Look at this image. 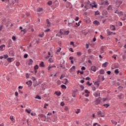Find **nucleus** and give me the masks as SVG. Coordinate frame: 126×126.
I'll use <instances>...</instances> for the list:
<instances>
[{
    "mask_svg": "<svg viewBox=\"0 0 126 126\" xmlns=\"http://www.w3.org/2000/svg\"><path fill=\"white\" fill-rule=\"evenodd\" d=\"M97 115L98 118H100V117L101 118H104V117H105V112H102L101 111H98L97 112Z\"/></svg>",
    "mask_w": 126,
    "mask_h": 126,
    "instance_id": "f257e3e1",
    "label": "nucleus"
},
{
    "mask_svg": "<svg viewBox=\"0 0 126 126\" xmlns=\"http://www.w3.org/2000/svg\"><path fill=\"white\" fill-rule=\"evenodd\" d=\"M90 6H92V7H95V8L97 7V4H96V2L94 1H93L90 4Z\"/></svg>",
    "mask_w": 126,
    "mask_h": 126,
    "instance_id": "f03ea898",
    "label": "nucleus"
},
{
    "mask_svg": "<svg viewBox=\"0 0 126 126\" xmlns=\"http://www.w3.org/2000/svg\"><path fill=\"white\" fill-rule=\"evenodd\" d=\"M114 13H116L117 14H118L119 16H123V15H124V14H123L122 11L119 12V11H118V10H115Z\"/></svg>",
    "mask_w": 126,
    "mask_h": 126,
    "instance_id": "7ed1b4c3",
    "label": "nucleus"
},
{
    "mask_svg": "<svg viewBox=\"0 0 126 126\" xmlns=\"http://www.w3.org/2000/svg\"><path fill=\"white\" fill-rule=\"evenodd\" d=\"M4 49H5V45L3 44L0 46V51L2 52V51L4 50Z\"/></svg>",
    "mask_w": 126,
    "mask_h": 126,
    "instance_id": "20e7f679",
    "label": "nucleus"
},
{
    "mask_svg": "<svg viewBox=\"0 0 126 126\" xmlns=\"http://www.w3.org/2000/svg\"><path fill=\"white\" fill-rule=\"evenodd\" d=\"M91 70L94 71V72H96V66L93 65L91 67Z\"/></svg>",
    "mask_w": 126,
    "mask_h": 126,
    "instance_id": "39448f33",
    "label": "nucleus"
},
{
    "mask_svg": "<svg viewBox=\"0 0 126 126\" xmlns=\"http://www.w3.org/2000/svg\"><path fill=\"white\" fill-rule=\"evenodd\" d=\"M33 60L32 59H30L28 62V65H32L33 64Z\"/></svg>",
    "mask_w": 126,
    "mask_h": 126,
    "instance_id": "423d86ee",
    "label": "nucleus"
},
{
    "mask_svg": "<svg viewBox=\"0 0 126 126\" xmlns=\"http://www.w3.org/2000/svg\"><path fill=\"white\" fill-rule=\"evenodd\" d=\"M94 95L95 97H99V96H100V92L97 91L96 93L94 94Z\"/></svg>",
    "mask_w": 126,
    "mask_h": 126,
    "instance_id": "0eeeda50",
    "label": "nucleus"
},
{
    "mask_svg": "<svg viewBox=\"0 0 126 126\" xmlns=\"http://www.w3.org/2000/svg\"><path fill=\"white\" fill-rule=\"evenodd\" d=\"M56 65H49V66L48 67L47 69L48 70H50L52 68H56Z\"/></svg>",
    "mask_w": 126,
    "mask_h": 126,
    "instance_id": "6e6552de",
    "label": "nucleus"
},
{
    "mask_svg": "<svg viewBox=\"0 0 126 126\" xmlns=\"http://www.w3.org/2000/svg\"><path fill=\"white\" fill-rule=\"evenodd\" d=\"M110 30H112V31H115L116 30V27L114 25H110Z\"/></svg>",
    "mask_w": 126,
    "mask_h": 126,
    "instance_id": "1a4fd4ad",
    "label": "nucleus"
},
{
    "mask_svg": "<svg viewBox=\"0 0 126 126\" xmlns=\"http://www.w3.org/2000/svg\"><path fill=\"white\" fill-rule=\"evenodd\" d=\"M74 69H75V66H73L72 67L70 68V69L69 70V71L70 72H73L74 71Z\"/></svg>",
    "mask_w": 126,
    "mask_h": 126,
    "instance_id": "9d476101",
    "label": "nucleus"
},
{
    "mask_svg": "<svg viewBox=\"0 0 126 126\" xmlns=\"http://www.w3.org/2000/svg\"><path fill=\"white\" fill-rule=\"evenodd\" d=\"M7 60L8 62V63H12V62L14 61V60L12 58H8L7 59Z\"/></svg>",
    "mask_w": 126,
    "mask_h": 126,
    "instance_id": "9b49d317",
    "label": "nucleus"
},
{
    "mask_svg": "<svg viewBox=\"0 0 126 126\" xmlns=\"http://www.w3.org/2000/svg\"><path fill=\"white\" fill-rule=\"evenodd\" d=\"M93 24H94V25H100V22H99L97 20H95L93 22Z\"/></svg>",
    "mask_w": 126,
    "mask_h": 126,
    "instance_id": "f8f14e48",
    "label": "nucleus"
},
{
    "mask_svg": "<svg viewBox=\"0 0 126 126\" xmlns=\"http://www.w3.org/2000/svg\"><path fill=\"white\" fill-rule=\"evenodd\" d=\"M46 23L47 24V27H50V26H51V22H50V21L48 19H46Z\"/></svg>",
    "mask_w": 126,
    "mask_h": 126,
    "instance_id": "ddd939ff",
    "label": "nucleus"
},
{
    "mask_svg": "<svg viewBox=\"0 0 126 126\" xmlns=\"http://www.w3.org/2000/svg\"><path fill=\"white\" fill-rule=\"evenodd\" d=\"M99 72L100 74H104L105 73V70H104L103 69H101L99 71Z\"/></svg>",
    "mask_w": 126,
    "mask_h": 126,
    "instance_id": "4468645a",
    "label": "nucleus"
},
{
    "mask_svg": "<svg viewBox=\"0 0 126 126\" xmlns=\"http://www.w3.org/2000/svg\"><path fill=\"white\" fill-rule=\"evenodd\" d=\"M85 5H87L88 7H89V6H90V1H88L86 2H85Z\"/></svg>",
    "mask_w": 126,
    "mask_h": 126,
    "instance_id": "2eb2a0df",
    "label": "nucleus"
},
{
    "mask_svg": "<svg viewBox=\"0 0 126 126\" xmlns=\"http://www.w3.org/2000/svg\"><path fill=\"white\" fill-rule=\"evenodd\" d=\"M107 33L108 35H112V34H113V32H110L109 30H107Z\"/></svg>",
    "mask_w": 126,
    "mask_h": 126,
    "instance_id": "dca6fc26",
    "label": "nucleus"
},
{
    "mask_svg": "<svg viewBox=\"0 0 126 126\" xmlns=\"http://www.w3.org/2000/svg\"><path fill=\"white\" fill-rule=\"evenodd\" d=\"M68 4L69 6H67V5H66V7L67 8L69 7V8H71V7H72V5H71V3L68 2Z\"/></svg>",
    "mask_w": 126,
    "mask_h": 126,
    "instance_id": "f3484780",
    "label": "nucleus"
},
{
    "mask_svg": "<svg viewBox=\"0 0 126 126\" xmlns=\"http://www.w3.org/2000/svg\"><path fill=\"white\" fill-rule=\"evenodd\" d=\"M108 63L107 62H105V63L102 64V67H107V64H108Z\"/></svg>",
    "mask_w": 126,
    "mask_h": 126,
    "instance_id": "a211bd4d",
    "label": "nucleus"
},
{
    "mask_svg": "<svg viewBox=\"0 0 126 126\" xmlns=\"http://www.w3.org/2000/svg\"><path fill=\"white\" fill-rule=\"evenodd\" d=\"M40 67H44L45 66V65L44 64V62H42L41 63L39 64Z\"/></svg>",
    "mask_w": 126,
    "mask_h": 126,
    "instance_id": "6ab92c4d",
    "label": "nucleus"
},
{
    "mask_svg": "<svg viewBox=\"0 0 126 126\" xmlns=\"http://www.w3.org/2000/svg\"><path fill=\"white\" fill-rule=\"evenodd\" d=\"M112 124H113V125H115V126H117L118 123L116 121H114V120H111V121Z\"/></svg>",
    "mask_w": 126,
    "mask_h": 126,
    "instance_id": "aec40b11",
    "label": "nucleus"
},
{
    "mask_svg": "<svg viewBox=\"0 0 126 126\" xmlns=\"http://www.w3.org/2000/svg\"><path fill=\"white\" fill-rule=\"evenodd\" d=\"M116 3H118V4H119V5H121V4H122V3H123V1L118 0L116 1Z\"/></svg>",
    "mask_w": 126,
    "mask_h": 126,
    "instance_id": "412c9836",
    "label": "nucleus"
},
{
    "mask_svg": "<svg viewBox=\"0 0 126 126\" xmlns=\"http://www.w3.org/2000/svg\"><path fill=\"white\" fill-rule=\"evenodd\" d=\"M56 95H57V96H61V94H62V93L61 92H55V93Z\"/></svg>",
    "mask_w": 126,
    "mask_h": 126,
    "instance_id": "4be33fe9",
    "label": "nucleus"
},
{
    "mask_svg": "<svg viewBox=\"0 0 126 126\" xmlns=\"http://www.w3.org/2000/svg\"><path fill=\"white\" fill-rule=\"evenodd\" d=\"M100 102H101V100H100V99H96L95 101L96 105H98V104H100Z\"/></svg>",
    "mask_w": 126,
    "mask_h": 126,
    "instance_id": "5701e85b",
    "label": "nucleus"
},
{
    "mask_svg": "<svg viewBox=\"0 0 126 126\" xmlns=\"http://www.w3.org/2000/svg\"><path fill=\"white\" fill-rule=\"evenodd\" d=\"M94 85L95 86H97V87H99V85H100V84L98 82H95L94 83Z\"/></svg>",
    "mask_w": 126,
    "mask_h": 126,
    "instance_id": "b1692460",
    "label": "nucleus"
},
{
    "mask_svg": "<svg viewBox=\"0 0 126 126\" xmlns=\"http://www.w3.org/2000/svg\"><path fill=\"white\" fill-rule=\"evenodd\" d=\"M35 98V99H38V100H41V96H40L39 95H37Z\"/></svg>",
    "mask_w": 126,
    "mask_h": 126,
    "instance_id": "393cba45",
    "label": "nucleus"
},
{
    "mask_svg": "<svg viewBox=\"0 0 126 126\" xmlns=\"http://www.w3.org/2000/svg\"><path fill=\"white\" fill-rule=\"evenodd\" d=\"M85 125L86 126H92V123H85Z\"/></svg>",
    "mask_w": 126,
    "mask_h": 126,
    "instance_id": "a878e982",
    "label": "nucleus"
},
{
    "mask_svg": "<svg viewBox=\"0 0 126 126\" xmlns=\"http://www.w3.org/2000/svg\"><path fill=\"white\" fill-rule=\"evenodd\" d=\"M10 119L12 122H15V121L14 120V118H13V116H11Z\"/></svg>",
    "mask_w": 126,
    "mask_h": 126,
    "instance_id": "bb28decb",
    "label": "nucleus"
},
{
    "mask_svg": "<svg viewBox=\"0 0 126 126\" xmlns=\"http://www.w3.org/2000/svg\"><path fill=\"white\" fill-rule=\"evenodd\" d=\"M61 88H62V89H66V86L64 85H62Z\"/></svg>",
    "mask_w": 126,
    "mask_h": 126,
    "instance_id": "cd10ccee",
    "label": "nucleus"
},
{
    "mask_svg": "<svg viewBox=\"0 0 126 126\" xmlns=\"http://www.w3.org/2000/svg\"><path fill=\"white\" fill-rule=\"evenodd\" d=\"M40 118H43V119H46L47 118V117L43 114H40Z\"/></svg>",
    "mask_w": 126,
    "mask_h": 126,
    "instance_id": "c85d7f7f",
    "label": "nucleus"
},
{
    "mask_svg": "<svg viewBox=\"0 0 126 126\" xmlns=\"http://www.w3.org/2000/svg\"><path fill=\"white\" fill-rule=\"evenodd\" d=\"M8 45H11V44H12V40H11V39H9L8 41Z\"/></svg>",
    "mask_w": 126,
    "mask_h": 126,
    "instance_id": "c756f323",
    "label": "nucleus"
},
{
    "mask_svg": "<svg viewBox=\"0 0 126 126\" xmlns=\"http://www.w3.org/2000/svg\"><path fill=\"white\" fill-rule=\"evenodd\" d=\"M69 34V31H65L64 32V35H68Z\"/></svg>",
    "mask_w": 126,
    "mask_h": 126,
    "instance_id": "7c9ffc66",
    "label": "nucleus"
},
{
    "mask_svg": "<svg viewBox=\"0 0 126 126\" xmlns=\"http://www.w3.org/2000/svg\"><path fill=\"white\" fill-rule=\"evenodd\" d=\"M81 55H82V53H81V52H77V56H78V57H80Z\"/></svg>",
    "mask_w": 126,
    "mask_h": 126,
    "instance_id": "2f4dec72",
    "label": "nucleus"
},
{
    "mask_svg": "<svg viewBox=\"0 0 126 126\" xmlns=\"http://www.w3.org/2000/svg\"><path fill=\"white\" fill-rule=\"evenodd\" d=\"M103 106L104 107H105V108H108V107H109L110 105L109 104H103Z\"/></svg>",
    "mask_w": 126,
    "mask_h": 126,
    "instance_id": "473e14b6",
    "label": "nucleus"
},
{
    "mask_svg": "<svg viewBox=\"0 0 126 126\" xmlns=\"http://www.w3.org/2000/svg\"><path fill=\"white\" fill-rule=\"evenodd\" d=\"M34 68L35 70H37V69H38V68H39V66L38 65H35L34 67Z\"/></svg>",
    "mask_w": 126,
    "mask_h": 126,
    "instance_id": "72a5a7b5",
    "label": "nucleus"
},
{
    "mask_svg": "<svg viewBox=\"0 0 126 126\" xmlns=\"http://www.w3.org/2000/svg\"><path fill=\"white\" fill-rule=\"evenodd\" d=\"M43 10V9H42V8H38L37 9V12H41V11H42Z\"/></svg>",
    "mask_w": 126,
    "mask_h": 126,
    "instance_id": "f704fd0d",
    "label": "nucleus"
},
{
    "mask_svg": "<svg viewBox=\"0 0 126 126\" xmlns=\"http://www.w3.org/2000/svg\"><path fill=\"white\" fill-rule=\"evenodd\" d=\"M76 114H78L80 113V109H77V111L75 112Z\"/></svg>",
    "mask_w": 126,
    "mask_h": 126,
    "instance_id": "c9c22d12",
    "label": "nucleus"
},
{
    "mask_svg": "<svg viewBox=\"0 0 126 126\" xmlns=\"http://www.w3.org/2000/svg\"><path fill=\"white\" fill-rule=\"evenodd\" d=\"M99 14H100L99 11H96L95 12L94 15H99Z\"/></svg>",
    "mask_w": 126,
    "mask_h": 126,
    "instance_id": "e433bc0d",
    "label": "nucleus"
},
{
    "mask_svg": "<svg viewBox=\"0 0 126 126\" xmlns=\"http://www.w3.org/2000/svg\"><path fill=\"white\" fill-rule=\"evenodd\" d=\"M110 9H112V5H109L107 7V10H110Z\"/></svg>",
    "mask_w": 126,
    "mask_h": 126,
    "instance_id": "4c0bfd02",
    "label": "nucleus"
},
{
    "mask_svg": "<svg viewBox=\"0 0 126 126\" xmlns=\"http://www.w3.org/2000/svg\"><path fill=\"white\" fill-rule=\"evenodd\" d=\"M114 72L116 73V74H118L119 73V69H115Z\"/></svg>",
    "mask_w": 126,
    "mask_h": 126,
    "instance_id": "58836bf2",
    "label": "nucleus"
},
{
    "mask_svg": "<svg viewBox=\"0 0 126 126\" xmlns=\"http://www.w3.org/2000/svg\"><path fill=\"white\" fill-rule=\"evenodd\" d=\"M48 5H52L53 4V2L52 1L50 0L48 2Z\"/></svg>",
    "mask_w": 126,
    "mask_h": 126,
    "instance_id": "ea45409f",
    "label": "nucleus"
},
{
    "mask_svg": "<svg viewBox=\"0 0 126 126\" xmlns=\"http://www.w3.org/2000/svg\"><path fill=\"white\" fill-rule=\"evenodd\" d=\"M29 85L30 87L32 86V81L31 80L29 81Z\"/></svg>",
    "mask_w": 126,
    "mask_h": 126,
    "instance_id": "a19ab883",
    "label": "nucleus"
},
{
    "mask_svg": "<svg viewBox=\"0 0 126 126\" xmlns=\"http://www.w3.org/2000/svg\"><path fill=\"white\" fill-rule=\"evenodd\" d=\"M12 39L13 40V41H16V37H15V36H13L12 37Z\"/></svg>",
    "mask_w": 126,
    "mask_h": 126,
    "instance_id": "79ce46f5",
    "label": "nucleus"
},
{
    "mask_svg": "<svg viewBox=\"0 0 126 126\" xmlns=\"http://www.w3.org/2000/svg\"><path fill=\"white\" fill-rule=\"evenodd\" d=\"M21 32H23V34H25V33H26V30L24 29V30H22L21 31Z\"/></svg>",
    "mask_w": 126,
    "mask_h": 126,
    "instance_id": "37998d69",
    "label": "nucleus"
},
{
    "mask_svg": "<svg viewBox=\"0 0 126 126\" xmlns=\"http://www.w3.org/2000/svg\"><path fill=\"white\" fill-rule=\"evenodd\" d=\"M64 110L65 111H68V107L67 106H65L64 107Z\"/></svg>",
    "mask_w": 126,
    "mask_h": 126,
    "instance_id": "c03bdc74",
    "label": "nucleus"
},
{
    "mask_svg": "<svg viewBox=\"0 0 126 126\" xmlns=\"http://www.w3.org/2000/svg\"><path fill=\"white\" fill-rule=\"evenodd\" d=\"M105 5H109V4H110V3H109V2L108 1V0H106V1H105Z\"/></svg>",
    "mask_w": 126,
    "mask_h": 126,
    "instance_id": "a18cd8bd",
    "label": "nucleus"
},
{
    "mask_svg": "<svg viewBox=\"0 0 126 126\" xmlns=\"http://www.w3.org/2000/svg\"><path fill=\"white\" fill-rule=\"evenodd\" d=\"M26 111L28 114H30V113H31V110L30 109H26Z\"/></svg>",
    "mask_w": 126,
    "mask_h": 126,
    "instance_id": "49530a36",
    "label": "nucleus"
},
{
    "mask_svg": "<svg viewBox=\"0 0 126 126\" xmlns=\"http://www.w3.org/2000/svg\"><path fill=\"white\" fill-rule=\"evenodd\" d=\"M85 93H86V94H89V93H90V92L88 90H86L85 91Z\"/></svg>",
    "mask_w": 126,
    "mask_h": 126,
    "instance_id": "de8ad7c7",
    "label": "nucleus"
},
{
    "mask_svg": "<svg viewBox=\"0 0 126 126\" xmlns=\"http://www.w3.org/2000/svg\"><path fill=\"white\" fill-rule=\"evenodd\" d=\"M28 57V54H26L24 55V58L25 59H27Z\"/></svg>",
    "mask_w": 126,
    "mask_h": 126,
    "instance_id": "09e8293b",
    "label": "nucleus"
},
{
    "mask_svg": "<svg viewBox=\"0 0 126 126\" xmlns=\"http://www.w3.org/2000/svg\"><path fill=\"white\" fill-rule=\"evenodd\" d=\"M49 62L50 63H53V62H54V61L53 60V59L50 58L49 60Z\"/></svg>",
    "mask_w": 126,
    "mask_h": 126,
    "instance_id": "8fccbe9b",
    "label": "nucleus"
},
{
    "mask_svg": "<svg viewBox=\"0 0 126 126\" xmlns=\"http://www.w3.org/2000/svg\"><path fill=\"white\" fill-rule=\"evenodd\" d=\"M16 66H19V65H20V63L19 62H17L16 63Z\"/></svg>",
    "mask_w": 126,
    "mask_h": 126,
    "instance_id": "3c124183",
    "label": "nucleus"
},
{
    "mask_svg": "<svg viewBox=\"0 0 126 126\" xmlns=\"http://www.w3.org/2000/svg\"><path fill=\"white\" fill-rule=\"evenodd\" d=\"M60 66L63 68V69H64L65 68V66H64V65L60 64Z\"/></svg>",
    "mask_w": 126,
    "mask_h": 126,
    "instance_id": "603ef678",
    "label": "nucleus"
},
{
    "mask_svg": "<svg viewBox=\"0 0 126 126\" xmlns=\"http://www.w3.org/2000/svg\"><path fill=\"white\" fill-rule=\"evenodd\" d=\"M3 58L4 59H7V58H8V55H3Z\"/></svg>",
    "mask_w": 126,
    "mask_h": 126,
    "instance_id": "864d4df0",
    "label": "nucleus"
},
{
    "mask_svg": "<svg viewBox=\"0 0 126 126\" xmlns=\"http://www.w3.org/2000/svg\"><path fill=\"white\" fill-rule=\"evenodd\" d=\"M39 37H43V36H44V32H42V33H40L39 34Z\"/></svg>",
    "mask_w": 126,
    "mask_h": 126,
    "instance_id": "5fc2aeb1",
    "label": "nucleus"
},
{
    "mask_svg": "<svg viewBox=\"0 0 126 126\" xmlns=\"http://www.w3.org/2000/svg\"><path fill=\"white\" fill-rule=\"evenodd\" d=\"M92 89H93V91H96V87H95L94 86H92Z\"/></svg>",
    "mask_w": 126,
    "mask_h": 126,
    "instance_id": "6e6d98bb",
    "label": "nucleus"
},
{
    "mask_svg": "<svg viewBox=\"0 0 126 126\" xmlns=\"http://www.w3.org/2000/svg\"><path fill=\"white\" fill-rule=\"evenodd\" d=\"M47 106H49V104L45 103L44 106V109H47Z\"/></svg>",
    "mask_w": 126,
    "mask_h": 126,
    "instance_id": "4d7b16f0",
    "label": "nucleus"
},
{
    "mask_svg": "<svg viewBox=\"0 0 126 126\" xmlns=\"http://www.w3.org/2000/svg\"><path fill=\"white\" fill-rule=\"evenodd\" d=\"M72 97H73L74 98L75 97V92H74L72 94Z\"/></svg>",
    "mask_w": 126,
    "mask_h": 126,
    "instance_id": "13d9d810",
    "label": "nucleus"
},
{
    "mask_svg": "<svg viewBox=\"0 0 126 126\" xmlns=\"http://www.w3.org/2000/svg\"><path fill=\"white\" fill-rule=\"evenodd\" d=\"M87 85H89V86H91L92 85V84H90V82H87Z\"/></svg>",
    "mask_w": 126,
    "mask_h": 126,
    "instance_id": "bf43d9fd",
    "label": "nucleus"
},
{
    "mask_svg": "<svg viewBox=\"0 0 126 126\" xmlns=\"http://www.w3.org/2000/svg\"><path fill=\"white\" fill-rule=\"evenodd\" d=\"M32 81H36V78L32 77Z\"/></svg>",
    "mask_w": 126,
    "mask_h": 126,
    "instance_id": "052dcab7",
    "label": "nucleus"
},
{
    "mask_svg": "<svg viewBox=\"0 0 126 126\" xmlns=\"http://www.w3.org/2000/svg\"><path fill=\"white\" fill-rule=\"evenodd\" d=\"M79 20V17H76L75 19V21H78Z\"/></svg>",
    "mask_w": 126,
    "mask_h": 126,
    "instance_id": "680f3d73",
    "label": "nucleus"
},
{
    "mask_svg": "<svg viewBox=\"0 0 126 126\" xmlns=\"http://www.w3.org/2000/svg\"><path fill=\"white\" fill-rule=\"evenodd\" d=\"M61 106H63L64 105V102H62L60 104Z\"/></svg>",
    "mask_w": 126,
    "mask_h": 126,
    "instance_id": "e2e57ef3",
    "label": "nucleus"
},
{
    "mask_svg": "<svg viewBox=\"0 0 126 126\" xmlns=\"http://www.w3.org/2000/svg\"><path fill=\"white\" fill-rule=\"evenodd\" d=\"M118 89L120 90H122V89H123V87L122 86H120L118 87Z\"/></svg>",
    "mask_w": 126,
    "mask_h": 126,
    "instance_id": "0e129e2a",
    "label": "nucleus"
},
{
    "mask_svg": "<svg viewBox=\"0 0 126 126\" xmlns=\"http://www.w3.org/2000/svg\"><path fill=\"white\" fill-rule=\"evenodd\" d=\"M91 78L89 77H87L86 78V80H90Z\"/></svg>",
    "mask_w": 126,
    "mask_h": 126,
    "instance_id": "69168bd1",
    "label": "nucleus"
},
{
    "mask_svg": "<svg viewBox=\"0 0 126 126\" xmlns=\"http://www.w3.org/2000/svg\"><path fill=\"white\" fill-rule=\"evenodd\" d=\"M49 31H50V29H47L45 31H44V32H49Z\"/></svg>",
    "mask_w": 126,
    "mask_h": 126,
    "instance_id": "338daca9",
    "label": "nucleus"
},
{
    "mask_svg": "<svg viewBox=\"0 0 126 126\" xmlns=\"http://www.w3.org/2000/svg\"><path fill=\"white\" fill-rule=\"evenodd\" d=\"M107 74L110 75V74H111V71H107Z\"/></svg>",
    "mask_w": 126,
    "mask_h": 126,
    "instance_id": "774afa93",
    "label": "nucleus"
}]
</instances>
